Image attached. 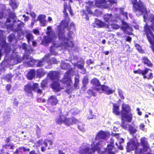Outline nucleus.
I'll return each instance as SVG.
<instances>
[{
    "instance_id": "obj_1",
    "label": "nucleus",
    "mask_w": 154,
    "mask_h": 154,
    "mask_svg": "<svg viewBox=\"0 0 154 154\" xmlns=\"http://www.w3.org/2000/svg\"><path fill=\"white\" fill-rule=\"evenodd\" d=\"M68 24V22L67 20L62 21L60 24V26L58 27L59 29V38L60 43L57 44V42L54 41L56 38L55 33L53 31H49L51 29V26H48L47 28L48 30L46 32L47 36H44L42 42V44L45 46H48L49 44L52 42V45L50 47V51L51 53L54 55H56L57 53L56 52V49L58 47H62V49H65L68 47H72L73 44L71 40L72 35L73 33L72 32H69L68 34L69 38L65 37L64 35V28H66Z\"/></svg>"
},
{
    "instance_id": "obj_2",
    "label": "nucleus",
    "mask_w": 154,
    "mask_h": 154,
    "mask_svg": "<svg viewBox=\"0 0 154 154\" xmlns=\"http://www.w3.org/2000/svg\"><path fill=\"white\" fill-rule=\"evenodd\" d=\"M143 14L144 21L146 23L144 28L145 32L154 52V15L149 14L150 18H149L148 11L147 14Z\"/></svg>"
},
{
    "instance_id": "obj_3",
    "label": "nucleus",
    "mask_w": 154,
    "mask_h": 154,
    "mask_svg": "<svg viewBox=\"0 0 154 154\" xmlns=\"http://www.w3.org/2000/svg\"><path fill=\"white\" fill-rule=\"evenodd\" d=\"M119 11L122 15L123 16V18H120L118 15H115L114 17H113L111 14H106L104 15L103 18L104 20L105 21L106 23H110V22L117 21V20L115 19L116 18L117 19H120L122 21V26L121 27V29L123 30L124 32L128 35H132V33L131 32H128L127 30H129L130 31H132V28L131 27L129 26L126 22L124 21L123 20H125L128 19V13L124 11V9L123 8H121L119 9Z\"/></svg>"
},
{
    "instance_id": "obj_4",
    "label": "nucleus",
    "mask_w": 154,
    "mask_h": 154,
    "mask_svg": "<svg viewBox=\"0 0 154 154\" xmlns=\"http://www.w3.org/2000/svg\"><path fill=\"white\" fill-rule=\"evenodd\" d=\"M13 24H11V27L8 26V29H9L11 30L14 31L15 35L11 34L8 37V40L9 42H11L13 38H16L15 35L16 34H18L19 36H20L24 34L23 30V27H24L25 24L23 23L18 20L13 21Z\"/></svg>"
},
{
    "instance_id": "obj_5",
    "label": "nucleus",
    "mask_w": 154,
    "mask_h": 154,
    "mask_svg": "<svg viewBox=\"0 0 154 154\" xmlns=\"http://www.w3.org/2000/svg\"><path fill=\"white\" fill-rule=\"evenodd\" d=\"M50 56V54H47L45 55L44 57L41 60H35L32 57L28 58L26 55L24 56V58H26L27 60V62L28 65L29 66H32L34 64H36L37 67L42 66L47 62L48 63L51 64L56 63H57V61L54 58H53L51 60H49V58Z\"/></svg>"
},
{
    "instance_id": "obj_6",
    "label": "nucleus",
    "mask_w": 154,
    "mask_h": 154,
    "mask_svg": "<svg viewBox=\"0 0 154 154\" xmlns=\"http://www.w3.org/2000/svg\"><path fill=\"white\" fill-rule=\"evenodd\" d=\"M109 136V132L106 131H101L97 135L95 138V141L93 142L91 145V149L93 151H94L96 149L98 150H99L100 147L98 146L101 144L100 142L106 140Z\"/></svg>"
},
{
    "instance_id": "obj_7",
    "label": "nucleus",
    "mask_w": 154,
    "mask_h": 154,
    "mask_svg": "<svg viewBox=\"0 0 154 154\" xmlns=\"http://www.w3.org/2000/svg\"><path fill=\"white\" fill-rule=\"evenodd\" d=\"M133 4L134 11L137 15L147 14V11L145 6L140 1V0L137 2V0H130Z\"/></svg>"
},
{
    "instance_id": "obj_8",
    "label": "nucleus",
    "mask_w": 154,
    "mask_h": 154,
    "mask_svg": "<svg viewBox=\"0 0 154 154\" xmlns=\"http://www.w3.org/2000/svg\"><path fill=\"white\" fill-rule=\"evenodd\" d=\"M122 120L131 122L132 119V114L130 112L131 111L130 107L128 104L124 103L122 106Z\"/></svg>"
},
{
    "instance_id": "obj_9",
    "label": "nucleus",
    "mask_w": 154,
    "mask_h": 154,
    "mask_svg": "<svg viewBox=\"0 0 154 154\" xmlns=\"http://www.w3.org/2000/svg\"><path fill=\"white\" fill-rule=\"evenodd\" d=\"M59 72L56 71L50 72L48 74L49 77L53 81V83L51 85V87L56 91H59L61 89L59 83L57 82L59 79Z\"/></svg>"
},
{
    "instance_id": "obj_10",
    "label": "nucleus",
    "mask_w": 154,
    "mask_h": 154,
    "mask_svg": "<svg viewBox=\"0 0 154 154\" xmlns=\"http://www.w3.org/2000/svg\"><path fill=\"white\" fill-rule=\"evenodd\" d=\"M56 122L60 125L64 123L66 125L68 126L79 122L78 120L74 118L71 119L66 118V116L64 115H60L57 117L56 119Z\"/></svg>"
},
{
    "instance_id": "obj_11",
    "label": "nucleus",
    "mask_w": 154,
    "mask_h": 154,
    "mask_svg": "<svg viewBox=\"0 0 154 154\" xmlns=\"http://www.w3.org/2000/svg\"><path fill=\"white\" fill-rule=\"evenodd\" d=\"M75 73L73 70L72 69H69L64 76L61 80L62 82L68 86H70L72 83L71 77Z\"/></svg>"
},
{
    "instance_id": "obj_12",
    "label": "nucleus",
    "mask_w": 154,
    "mask_h": 154,
    "mask_svg": "<svg viewBox=\"0 0 154 154\" xmlns=\"http://www.w3.org/2000/svg\"><path fill=\"white\" fill-rule=\"evenodd\" d=\"M25 91L30 94H31L32 90L37 92L38 94H41L42 93V91L38 88V84L36 83L34 84L32 87L30 84H28L25 86Z\"/></svg>"
},
{
    "instance_id": "obj_13",
    "label": "nucleus",
    "mask_w": 154,
    "mask_h": 154,
    "mask_svg": "<svg viewBox=\"0 0 154 154\" xmlns=\"http://www.w3.org/2000/svg\"><path fill=\"white\" fill-rule=\"evenodd\" d=\"M110 144H108L105 151L103 152V154H115V149L114 147L113 139L111 138Z\"/></svg>"
},
{
    "instance_id": "obj_14",
    "label": "nucleus",
    "mask_w": 154,
    "mask_h": 154,
    "mask_svg": "<svg viewBox=\"0 0 154 154\" xmlns=\"http://www.w3.org/2000/svg\"><path fill=\"white\" fill-rule=\"evenodd\" d=\"M97 90L98 91L99 93H100L102 91H103L106 94H112L115 91L114 90H112L109 88L107 86L103 85L100 86V88H97Z\"/></svg>"
},
{
    "instance_id": "obj_15",
    "label": "nucleus",
    "mask_w": 154,
    "mask_h": 154,
    "mask_svg": "<svg viewBox=\"0 0 154 154\" xmlns=\"http://www.w3.org/2000/svg\"><path fill=\"white\" fill-rule=\"evenodd\" d=\"M89 145L87 144L84 147L80 148L79 149V152L81 154L87 153V154H92L91 153V152H94V151H93V150L91 149H91H89ZM100 148H99V150H98L96 149L94 152L96 150H97L98 151H100Z\"/></svg>"
},
{
    "instance_id": "obj_16",
    "label": "nucleus",
    "mask_w": 154,
    "mask_h": 154,
    "mask_svg": "<svg viewBox=\"0 0 154 154\" xmlns=\"http://www.w3.org/2000/svg\"><path fill=\"white\" fill-rule=\"evenodd\" d=\"M112 136L115 137L117 139V142L116 143V145L117 146L118 148L122 150L123 149L122 146V143H124V140L122 138H119V134L116 133H113L112 134Z\"/></svg>"
},
{
    "instance_id": "obj_17",
    "label": "nucleus",
    "mask_w": 154,
    "mask_h": 154,
    "mask_svg": "<svg viewBox=\"0 0 154 154\" xmlns=\"http://www.w3.org/2000/svg\"><path fill=\"white\" fill-rule=\"evenodd\" d=\"M109 23H106L100 21V20L96 19L95 22L94 24V25H93V26L94 27L99 28L104 27L106 28H108L109 27Z\"/></svg>"
},
{
    "instance_id": "obj_18",
    "label": "nucleus",
    "mask_w": 154,
    "mask_h": 154,
    "mask_svg": "<svg viewBox=\"0 0 154 154\" xmlns=\"http://www.w3.org/2000/svg\"><path fill=\"white\" fill-rule=\"evenodd\" d=\"M121 126L124 129L128 130L131 134L135 133L137 131V130L135 128L130 126L125 122H122Z\"/></svg>"
},
{
    "instance_id": "obj_19",
    "label": "nucleus",
    "mask_w": 154,
    "mask_h": 154,
    "mask_svg": "<svg viewBox=\"0 0 154 154\" xmlns=\"http://www.w3.org/2000/svg\"><path fill=\"white\" fill-rule=\"evenodd\" d=\"M141 144L144 151H147L149 149V145L147 143V140L145 137H142L140 139Z\"/></svg>"
},
{
    "instance_id": "obj_20",
    "label": "nucleus",
    "mask_w": 154,
    "mask_h": 154,
    "mask_svg": "<svg viewBox=\"0 0 154 154\" xmlns=\"http://www.w3.org/2000/svg\"><path fill=\"white\" fill-rule=\"evenodd\" d=\"M3 31L2 30H0V46L2 48H4L7 47V44L6 43L5 36L3 35Z\"/></svg>"
},
{
    "instance_id": "obj_21",
    "label": "nucleus",
    "mask_w": 154,
    "mask_h": 154,
    "mask_svg": "<svg viewBox=\"0 0 154 154\" xmlns=\"http://www.w3.org/2000/svg\"><path fill=\"white\" fill-rule=\"evenodd\" d=\"M137 147V143L133 140H130L127 144V150L128 151H131Z\"/></svg>"
},
{
    "instance_id": "obj_22",
    "label": "nucleus",
    "mask_w": 154,
    "mask_h": 154,
    "mask_svg": "<svg viewBox=\"0 0 154 154\" xmlns=\"http://www.w3.org/2000/svg\"><path fill=\"white\" fill-rule=\"evenodd\" d=\"M11 62L13 60V64H16L18 63H20L21 60V58L20 56L18 55L17 54L13 53V55L11 58Z\"/></svg>"
},
{
    "instance_id": "obj_23",
    "label": "nucleus",
    "mask_w": 154,
    "mask_h": 154,
    "mask_svg": "<svg viewBox=\"0 0 154 154\" xmlns=\"http://www.w3.org/2000/svg\"><path fill=\"white\" fill-rule=\"evenodd\" d=\"M57 102L58 100L55 96H51L49 98L48 100V104H50L51 105H55Z\"/></svg>"
},
{
    "instance_id": "obj_24",
    "label": "nucleus",
    "mask_w": 154,
    "mask_h": 154,
    "mask_svg": "<svg viewBox=\"0 0 154 154\" xmlns=\"http://www.w3.org/2000/svg\"><path fill=\"white\" fill-rule=\"evenodd\" d=\"M46 16L45 15L41 14L39 15L37 18V20L40 21V24L42 26H45L46 25L45 20Z\"/></svg>"
},
{
    "instance_id": "obj_25",
    "label": "nucleus",
    "mask_w": 154,
    "mask_h": 154,
    "mask_svg": "<svg viewBox=\"0 0 154 154\" xmlns=\"http://www.w3.org/2000/svg\"><path fill=\"white\" fill-rule=\"evenodd\" d=\"M112 112L114 114L116 115H119L121 114V112L120 111L119 105L116 103L113 104Z\"/></svg>"
},
{
    "instance_id": "obj_26",
    "label": "nucleus",
    "mask_w": 154,
    "mask_h": 154,
    "mask_svg": "<svg viewBox=\"0 0 154 154\" xmlns=\"http://www.w3.org/2000/svg\"><path fill=\"white\" fill-rule=\"evenodd\" d=\"M73 65L74 66H77L79 69L82 70V72L84 74L85 72V70L84 68V61H83L81 62H78L76 63H74Z\"/></svg>"
},
{
    "instance_id": "obj_27",
    "label": "nucleus",
    "mask_w": 154,
    "mask_h": 154,
    "mask_svg": "<svg viewBox=\"0 0 154 154\" xmlns=\"http://www.w3.org/2000/svg\"><path fill=\"white\" fill-rule=\"evenodd\" d=\"M142 62L146 66L149 67H151L152 66L153 64L146 57H143L142 58Z\"/></svg>"
},
{
    "instance_id": "obj_28",
    "label": "nucleus",
    "mask_w": 154,
    "mask_h": 154,
    "mask_svg": "<svg viewBox=\"0 0 154 154\" xmlns=\"http://www.w3.org/2000/svg\"><path fill=\"white\" fill-rule=\"evenodd\" d=\"M149 71H151L150 69L146 68L143 70L140 69L137 70H134V72L135 74H141L143 75H144V74H147L149 72Z\"/></svg>"
},
{
    "instance_id": "obj_29",
    "label": "nucleus",
    "mask_w": 154,
    "mask_h": 154,
    "mask_svg": "<svg viewBox=\"0 0 154 154\" xmlns=\"http://www.w3.org/2000/svg\"><path fill=\"white\" fill-rule=\"evenodd\" d=\"M69 62L67 60L65 61H62L61 64V68L63 69H69L70 67V65L69 63L68 62Z\"/></svg>"
},
{
    "instance_id": "obj_30",
    "label": "nucleus",
    "mask_w": 154,
    "mask_h": 154,
    "mask_svg": "<svg viewBox=\"0 0 154 154\" xmlns=\"http://www.w3.org/2000/svg\"><path fill=\"white\" fill-rule=\"evenodd\" d=\"M35 72L34 70H31L27 73V78L29 80L32 79L35 76Z\"/></svg>"
},
{
    "instance_id": "obj_31",
    "label": "nucleus",
    "mask_w": 154,
    "mask_h": 154,
    "mask_svg": "<svg viewBox=\"0 0 154 154\" xmlns=\"http://www.w3.org/2000/svg\"><path fill=\"white\" fill-rule=\"evenodd\" d=\"M64 10L63 12L66 16L68 15L67 13L66 12V11L68 10L70 12L71 15H72L71 9L70 7L69 6H68L65 3L64 5Z\"/></svg>"
},
{
    "instance_id": "obj_32",
    "label": "nucleus",
    "mask_w": 154,
    "mask_h": 154,
    "mask_svg": "<svg viewBox=\"0 0 154 154\" xmlns=\"http://www.w3.org/2000/svg\"><path fill=\"white\" fill-rule=\"evenodd\" d=\"M88 3L90 6L88 7V6H86V11L89 14H93L92 11L93 9L92 7H90V6L93 5V2L91 1H89Z\"/></svg>"
},
{
    "instance_id": "obj_33",
    "label": "nucleus",
    "mask_w": 154,
    "mask_h": 154,
    "mask_svg": "<svg viewBox=\"0 0 154 154\" xmlns=\"http://www.w3.org/2000/svg\"><path fill=\"white\" fill-rule=\"evenodd\" d=\"M10 5L11 6L13 9H14L17 8L18 5V3L16 0H10Z\"/></svg>"
},
{
    "instance_id": "obj_34",
    "label": "nucleus",
    "mask_w": 154,
    "mask_h": 154,
    "mask_svg": "<svg viewBox=\"0 0 154 154\" xmlns=\"http://www.w3.org/2000/svg\"><path fill=\"white\" fill-rule=\"evenodd\" d=\"M91 83L93 85L97 87H100L101 86L99 81L96 78H94L92 79L91 81Z\"/></svg>"
},
{
    "instance_id": "obj_35",
    "label": "nucleus",
    "mask_w": 154,
    "mask_h": 154,
    "mask_svg": "<svg viewBox=\"0 0 154 154\" xmlns=\"http://www.w3.org/2000/svg\"><path fill=\"white\" fill-rule=\"evenodd\" d=\"M95 5L99 8L100 7L101 4L104 3L106 2V0H95Z\"/></svg>"
},
{
    "instance_id": "obj_36",
    "label": "nucleus",
    "mask_w": 154,
    "mask_h": 154,
    "mask_svg": "<svg viewBox=\"0 0 154 154\" xmlns=\"http://www.w3.org/2000/svg\"><path fill=\"white\" fill-rule=\"evenodd\" d=\"M97 88H94L93 89V90L91 89L89 90L88 91V93L90 95L96 96L97 95L96 92H98V91L97 90Z\"/></svg>"
},
{
    "instance_id": "obj_37",
    "label": "nucleus",
    "mask_w": 154,
    "mask_h": 154,
    "mask_svg": "<svg viewBox=\"0 0 154 154\" xmlns=\"http://www.w3.org/2000/svg\"><path fill=\"white\" fill-rule=\"evenodd\" d=\"M5 7L4 5H0V19L3 17V11L5 10Z\"/></svg>"
},
{
    "instance_id": "obj_38",
    "label": "nucleus",
    "mask_w": 154,
    "mask_h": 154,
    "mask_svg": "<svg viewBox=\"0 0 154 154\" xmlns=\"http://www.w3.org/2000/svg\"><path fill=\"white\" fill-rule=\"evenodd\" d=\"M45 74V72L44 70L42 69H40L37 70V76L39 77H41L44 75Z\"/></svg>"
},
{
    "instance_id": "obj_39",
    "label": "nucleus",
    "mask_w": 154,
    "mask_h": 154,
    "mask_svg": "<svg viewBox=\"0 0 154 154\" xmlns=\"http://www.w3.org/2000/svg\"><path fill=\"white\" fill-rule=\"evenodd\" d=\"M26 38L28 43L32 42L33 40V36L32 34L30 33H28L26 36Z\"/></svg>"
},
{
    "instance_id": "obj_40",
    "label": "nucleus",
    "mask_w": 154,
    "mask_h": 154,
    "mask_svg": "<svg viewBox=\"0 0 154 154\" xmlns=\"http://www.w3.org/2000/svg\"><path fill=\"white\" fill-rule=\"evenodd\" d=\"M16 17V14L14 13H11L9 14V17L7 19V22H10L11 21L10 18L12 19H13Z\"/></svg>"
},
{
    "instance_id": "obj_41",
    "label": "nucleus",
    "mask_w": 154,
    "mask_h": 154,
    "mask_svg": "<svg viewBox=\"0 0 154 154\" xmlns=\"http://www.w3.org/2000/svg\"><path fill=\"white\" fill-rule=\"evenodd\" d=\"M146 74H144V75H143V77L144 79H151L153 77V76L152 75V72H150L149 73V74L146 75Z\"/></svg>"
},
{
    "instance_id": "obj_42",
    "label": "nucleus",
    "mask_w": 154,
    "mask_h": 154,
    "mask_svg": "<svg viewBox=\"0 0 154 154\" xmlns=\"http://www.w3.org/2000/svg\"><path fill=\"white\" fill-rule=\"evenodd\" d=\"M20 153L23 152H25L26 151H29L30 149L29 148L26 149L23 147H20L17 149Z\"/></svg>"
},
{
    "instance_id": "obj_43",
    "label": "nucleus",
    "mask_w": 154,
    "mask_h": 154,
    "mask_svg": "<svg viewBox=\"0 0 154 154\" xmlns=\"http://www.w3.org/2000/svg\"><path fill=\"white\" fill-rule=\"evenodd\" d=\"M88 78L87 77H85L82 80V83L83 84V87L85 88L88 82Z\"/></svg>"
},
{
    "instance_id": "obj_44",
    "label": "nucleus",
    "mask_w": 154,
    "mask_h": 154,
    "mask_svg": "<svg viewBox=\"0 0 154 154\" xmlns=\"http://www.w3.org/2000/svg\"><path fill=\"white\" fill-rule=\"evenodd\" d=\"M135 46L138 51L141 53H143L144 51L142 49L141 47L138 44H136Z\"/></svg>"
},
{
    "instance_id": "obj_45",
    "label": "nucleus",
    "mask_w": 154,
    "mask_h": 154,
    "mask_svg": "<svg viewBox=\"0 0 154 154\" xmlns=\"http://www.w3.org/2000/svg\"><path fill=\"white\" fill-rule=\"evenodd\" d=\"M111 26V27L114 29H117L120 27L118 25L114 23H110L109 26Z\"/></svg>"
},
{
    "instance_id": "obj_46",
    "label": "nucleus",
    "mask_w": 154,
    "mask_h": 154,
    "mask_svg": "<svg viewBox=\"0 0 154 154\" xmlns=\"http://www.w3.org/2000/svg\"><path fill=\"white\" fill-rule=\"evenodd\" d=\"M13 76L11 74L7 75L5 77V79L8 81H10L11 78H12Z\"/></svg>"
},
{
    "instance_id": "obj_47",
    "label": "nucleus",
    "mask_w": 154,
    "mask_h": 154,
    "mask_svg": "<svg viewBox=\"0 0 154 154\" xmlns=\"http://www.w3.org/2000/svg\"><path fill=\"white\" fill-rule=\"evenodd\" d=\"M118 92L119 94V95L120 96L121 98L122 99H124V97L122 94V91L121 90L118 89Z\"/></svg>"
},
{
    "instance_id": "obj_48",
    "label": "nucleus",
    "mask_w": 154,
    "mask_h": 154,
    "mask_svg": "<svg viewBox=\"0 0 154 154\" xmlns=\"http://www.w3.org/2000/svg\"><path fill=\"white\" fill-rule=\"evenodd\" d=\"M142 152V149H140L137 148L135 151V154H141Z\"/></svg>"
},
{
    "instance_id": "obj_49",
    "label": "nucleus",
    "mask_w": 154,
    "mask_h": 154,
    "mask_svg": "<svg viewBox=\"0 0 154 154\" xmlns=\"http://www.w3.org/2000/svg\"><path fill=\"white\" fill-rule=\"evenodd\" d=\"M43 142V140H40L38 141H37L35 144V145L36 146H39L40 145H42Z\"/></svg>"
},
{
    "instance_id": "obj_50",
    "label": "nucleus",
    "mask_w": 154,
    "mask_h": 154,
    "mask_svg": "<svg viewBox=\"0 0 154 154\" xmlns=\"http://www.w3.org/2000/svg\"><path fill=\"white\" fill-rule=\"evenodd\" d=\"M47 80H43V81H42L41 83V87L43 88L45 87V86L47 84Z\"/></svg>"
},
{
    "instance_id": "obj_51",
    "label": "nucleus",
    "mask_w": 154,
    "mask_h": 154,
    "mask_svg": "<svg viewBox=\"0 0 154 154\" xmlns=\"http://www.w3.org/2000/svg\"><path fill=\"white\" fill-rule=\"evenodd\" d=\"M145 125L142 123L140 124V128L144 131H146V129L145 128Z\"/></svg>"
},
{
    "instance_id": "obj_52",
    "label": "nucleus",
    "mask_w": 154,
    "mask_h": 154,
    "mask_svg": "<svg viewBox=\"0 0 154 154\" xmlns=\"http://www.w3.org/2000/svg\"><path fill=\"white\" fill-rule=\"evenodd\" d=\"M44 146H42L41 147V151H44L45 150V148L47 146V143L46 142H44Z\"/></svg>"
},
{
    "instance_id": "obj_53",
    "label": "nucleus",
    "mask_w": 154,
    "mask_h": 154,
    "mask_svg": "<svg viewBox=\"0 0 154 154\" xmlns=\"http://www.w3.org/2000/svg\"><path fill=\"white\" fill-rule=\"evenodd\" d=\"M23 17L24 18V21L25 22L27 21L29 19V17L28 16H26L25 14L23 15Z\"/></svg>"
},
{
    "instance_id": "obj_54",
    "label": "nucleus",
    "mask_w": 154,
    "mask_h": 154,
    "mask_svg": "<svg viewBox=\"0 0 154 154\" xmlns=\"http://www.w3.org/2000/svg\"><path fill=\"white\" fill-rule=\"evenodd\" d=\"M29 14L32 17L33 19H35V18L36 17V15L33 12H30Z\"/></svg>"
},
{
    "instance_id": "obj_55",
    "label": "nucleus",
    "mask_w": 154,
    "mask_h": 154,
    "mask_svg": "<svg viewBox=\"0 0 154 154\" xmlns=\"http://www.w3.org/2000/svg\"><path fill=\"white\" fill-rule=\"evenodd\" d=\"M14 146L12 145H6L5 146V147L6 149H12L13 148Z\"/></svg>"
},
{
    "instance_id": "obj_56",
    "label": "nucleus",
    "mask_w": 154,
    "mask_h": 154,
    "mask_svg": "<svg viewBox=\"0 0 154 154\" xmlns=\"http://www.w3.org/2000/svg\"><path fill=\"white\" fill-rule=\"evenodd\" d=\"M109 3L111 5H112L114 4H116V0H109Z\"/></svg>"
},
{
    "instance_id": "obj_57",
    "label": "nucleus",
    "mask_w": 154,
    "mask_h": 154,
    "mask_svg": "<svg viewBox=\"0 0 154 154\" xmlns=\"http://www.w3.org/2000/svg\"><path fill=\"white\" fill-rule=\"evenodd\" d=\"M33 33L35 35H38L39 34V31L38 29H34L33 30Z\"/></svg>"
},
{
    "instance_id": "obj_58",
    "label": "nucleus",
    "mask_w": 154,
    "mask_h": 154,
    "mask_svg": "<svg viewBox=\"0 0 154 154\" xmlns=\"http://www.w3.org/2000/svg\"><path fill=\"white\" fill-rule=\"evenodd\" d=\"M78 128L79 130L82 131H85V129L82 126H81L80 125H79Z\"/></svg>"
},
{
    "instance_id": "obj_59",
    "label": "nucleus",
    "mask_w": 154,
    "mask_h": 154,
    "mask_svg": "<svg viewBox=\"0 0 154 154\" xmlns=\"http://www.w3.org/2000/svg\"><path fill=\"white\" fill-rule=\"evenodd\" d=\"M93 61H92L91 60L89 59L87 61L86 63L88 65H90V64L93 63Z\"/></svg>"
},
{
    "instance_id": "obj_60",
    "label": "nucleus",
    "mask_w": 154,
    "mask_h": 154,
    "mask_svg": "<svg viewBox=\"0 0 154 154\" xmlns=\"http://www.w3.org/2000/svg\"><path fill=\"white\" fill-rule=\"evenodd\" d=\"M22 48L24 50H26V44L24 43H23L22 44Z\"/></svg>"
},
{
    "instance_id": "obj_61",
    "label": "nucleus",
    "mask_w": 154,
    "mask_h": 154,
    "mask_svg": "<svg viewBox=\"0 0 154 154\" xmlns=\"http://www.w3.org/2000/svg\"><path fill=\"white\" fill-rule=\"evenodd\" d=\"M132 25L135 29H139V26L137 25L135 23H133L132 24Z\"/></svg>"
},
{
    "instance_id": "obj_62",
    "label": "nucleus",
    "mask_w": 154,
    "mask_h": 154,
    "mask_svg": "<svg viewBox=\"0 0 154 154\" xmlns=\"http://www.w3.org/2000/svg\"><path fill=\"white\" fill-rule=\"evenodd\" d=\"M75 83H79V77L78 76H76L75 78Z\"/></svg>"
},
{
    "instance_id": "obj_63",
    "label": "nucleus",
    "mask_w": 154,
    "mask_h": 154,
    "mask_svg": "<svg viewBox=\"0 0 154 154\" xmlns=\"http://www.w3.org/2000/svg\"><path fill=\"white\" fill-rule=\"evenodd\" d=\"M37 21V20H36L35 19H32L31 23V25L32 27L33 26L34 23L36 22Z\"/></svg>"
},
{
    "instance_id": "obj_64",
    "label": "nucleus",
    "mask_w": 154,
    "mask_h": 154,
    "mask_svg": "<svg viewBox=\"0 0 154 154\" xmlns=\"http://www.w3.org/2000/svg\"><path fill=\"white\" fill-rule=\"evenodd\" d=\"M74 87L76 89H78L79 88V83H75L74 84Z\"/></svg>"
}]
</instances>
